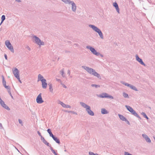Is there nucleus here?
Returning <instances> with one entry per match:
<instances>
[{
  "label": "nucleus",
  "instance_id": "obj_16",
  "mask_svg": "<svg viewBox=\"0 0 155 155\" xmlns=\"http://www.w3.org/2000/svg\"><path fill=\"white\" fill-rule=\"evenodd\" d=\"M113 6L116 9L118 13H119V8L118 5L117 4L116 2H115L113 3Z\"/></svg>",
  "mask_w": 155,
  "mask_h": 155
},
{
  "label": "nucleus",
  "instance_id": "obj_3",
  "mask_svg": "<svg viewBox=\"0 0 155 155\" xmlns=\"http://www.w3.org/2000/svg\"><path fill=\"white\" fill-rule=\"evenodd\" d=\"M62 2H64L66 4H71L72 5L71 9L74 12H75L76 10L77 6L76 4L72 1L70 0H61Z\"/></svg>",
  "mask_w": 155,
  "mask_h": 155
},
{
  "label": "nucleus",
  "instance_id": "obj_20",
  "mask_svg": "<svg viewBox=\"0 0 155 155\" xmlns=\"http://www.w3.org/2000/svg\"><path fill=\"white\" fill-rule=\"evenodd\" d=\"M130 112L135 116H139L136 111L133 109H131Z\"/></svg>",
  "mask_w": 155,
  "mask_h": 155
},
{
  "label": "nucleus",
  "instance_id": "obj_26",
  "mask_svg": "<svg viewBox=\"0 0 155 155\" xmlns=\"http://www.w3.org/2000/svg\"><path fill=\"white\" fill-rule=\"evenodd\" d=\"M2 106L5 108V109H7V110H10V108L7 106L5 103L2 104Z\"/></svg>",
  "mask_w": 155,
  "mask_h": 155
},
{
  "label": "nucleus",
  "instance_id": "obj_55",
  "mask_svg": "<svg viewBox=\"0 0 155 155\" xmlns=\"http://www.w3.org/2000/svg\"><path fill=\"white\" fill-rule=\"evenodd\" d=\"M118 116H123L122 115H121L120 114H118Z\"/></svg>",
  "mask_w": 155,
  "mask_h": 155
},
{
  "label": "nucleus",
  "instance_id": "obj_32",
  "mask_svg": "<svg viewBox=\"0 0 155 155\" xmlns=\"http://www.w3.org/2000/svg\"><path fill=\"white\" fill-rule=\"evenodd\" d=\"M123 96L125 98H128L129 97L128 94H127L125 93V92H123Z\"/></svg>",
  "mask_w": 155,
  "mask_h": 155
},
{
  "label": "nucleus",
  "instance_id": "obj_54",
  "mask_svg": "<svg viewBox=\"0 0 155 155\" xmlns=\"http://www.w3.org/2000/svg\"><path fill=\"white\" fill-rule=\"evenodd\" d=\"M74 45L77 46H78V44H75Z\"/></svg>",
  "mask_w": 155,
  "mask_h": 155
},
{
  "label": "nucleus",
  "instance_id": "obj_29",
  "mask_svg": "<svg viewBox=\"0 0 155 155\" xmlns=\"http://www.w3.org/2000/svg\"><path fill=\"white\" fill-rule=\"evenodd\" d=\"M5 45L7 47H8V46L11 45V44L9 41H5Z\"/></svg>",
  "mask_w": 155,
  "mask_h": 155
},
{
  "label": "nucleus",
  "instance_id": "obj_44",
  "mask_svg": "<svg viewBox=\"0 0 155 155\" xmlns=\"http://www.w3.org/2000/svg\"><path fill=\"white\" fill-rule=\"evenodd\" d=\"M4 57H5V59L7 60L8 59V57H7V55H6V54H4Z\"/></svg>",
  "mask_w": 155,
  "mask_h": 155
},
{
  "label": "nucleus",
  "instance_id": "obj_50",
  "mask_svg": "<svg viewBox=\"0 0 155 155\" xmlns=\"http://www.w3.org/2000/svg\"><path fill=\"white\" fill-rule=\"evenodd\" d=\"M68 74H69V75L70 74V71L69 70H68Z\"/></svg>",
  "mask_w": 155,
  "mask_h": 155
},
{
  "label": "nucleus",
  "instance_id": "obj_47",
  "mask_svg": "<svg viewBox=\"0 0 155 155\" xmlns=\"http://www.w3.org/2000/svg\"><path fill=\"white\" fill-rule=\"evenodd\" d=\"M16 78L18 80L19 82H20L21 83V81L20 80L19 76L18 77V78Z\"/></svg>",
  "mask_w": 155,
  "mask_h": 155
},
{
  "label": "nucleus",
  "instance_id": "obj_2",
  "mask_svg": "<svg viewBox=\"0 0 155 155\" xmlns=\"http://www.w3.org/2000/svg\"><path fill=\"white\" fill-rule=\"evenodd\" d=\"M89 26L92 28L95 31L98 33L101 38L102 39L104 38L103 33L100 29L95 26L92 25H89Z\"/></svg>",
  "mask_w": 155,
  "mask_h": 155
},
{
  "label": "nucleus",
  "instance_id": "obj_24",
  "mask_svg": "<svg viewBox=\"0 0 155 155\" xmlns=\"http://www.w3.org/2000/svg\"><path fill=\"white\" fill-rule=\"evenodd\" d=\"M48 85L49 87V89H50V91L51 92H52L53 89V88H52V85L51 83H49L48 84Z\"/></svg>",
  "mask_w": 155,
  "mask_h": 155
},
{
  "label": "nucleus",
  "instance_id": "obj_37",
  "mask_svg": "<svg viewBox=\"0 0 155 155\" xmlns=\"http://www.w3.org/2000/svg\"><path fill=\"white\" fill-rule=\"evenodd\" d=\"M18 122H19V123L20 124H21V126H23V124L22 120L21 119H18Z\"/></svg>",
  "mask_w": 155,
  "mask_h": 155
},
{
  "label": "nucleus",
  "instance_id": "obj_6",
  "mask_svg": "<svg viewBox=\"0 0 155 155\" xmlns=\"http://www.w3.org/2000/svg\"><path fill=\"white\" fill-rule=\"evenodd\" d=\"M97 96L101 98H108L111 99H113L114 97L111 95H108L106 93H103L101 94H97Z\"/></svg>",
  "mask_w": 155,
  "mask_h": 155
},
{
  "label": "nucleus",
  "instance_id": "obj_31",
  "mask_svg": "<svg viewBox=\"0 0 155 155\" xmlns=\"http://www.w3.org/2000/svg\"><path fill=\"white\" fill-rule=\"evenodd\" d=\"M50 150H51V151L54 154V155H58L57 153H56L55 151V150L53 149V148L51 147H50Z\"/></svg>",
  "mask_w": 155,
  "mask_h": 155
},
{
  "label": "nucleus",
  "instance_id": "obj_59",
  "mask_svg": "<svg viewBox=\"0 0 155 155\" xmlns=\"http://www.w3.org/2000/svg\"><path fill=\"white\" fill-rule=\"evenodd\" d=\"M66 151H67L66 150H64V151H65V152H66Z\"/></svg>",
  "mask_w": 155,
  "mask_h": 155
},
{
  "label": "nucleus",
  "instance_id": "obj_1",
  "mask_svg": "<svg viewBox=\"0 0 155 155\" xmlns=\"http://www.w3.org/2000/svg\"><path fill=\"white\" fill-rule=\"evenodd\" d=\"M82 68L86 71L88 73L97 77L100 79H101L100 75L96 72L94 69L85 66H82Z\"/></svg>",
  "mask_w": 155,
  "mask_h": 155
},
{
  "label": "nucleus",
  "instance_id": "obj_60",
  "mask_svg": "<svg viewBox=\"0 0 155 155\" xmlns=\"http://www.w3.org/2000/svg\"><path fill=\"white\" fill-rule=\"evenodd\" d=\"M59 58H58V61L59 60Z\"/></svg>",
  "mask_w": 155,
  "mask_h": 155
},
{
  "label": "nucleus",
  "instance_id": "obj_36",
  "mask_svg": "<svg viewBox=\"0 0 155 155\" xmlns=\"http://www.w3.org/2000/svg\"><path fill=\"white\" fill-rule=\"evenodd\" d=\"M120 120H122L123 121H125V120L127 119L125 118V117H119Z\"/></svg>",
  "mask_w": 155,
  "mask_h": 155
},
{
  "label": "nucleus",
  "instance_id": "obj_15",
  "mask_svg": "<svg viewBox=\"0 0 155 155\" xmlns=\"http://www.w3.org/2000/svg\"><path fill=\"white\" fill-rule=\"evenodd\" d=\"M80 104L83 107L85 108L86 109V110L87 109L90 107L89 106L87 105L84 102H80Z\"/></svg>",
  "mask_w": 155,
  "mask_h": 155
},
{
  "label": "nucleus",
  "instance_id": "obj_34",
  "mask_svg": "<svg viewBox=\"0 0 155 155\" xmlns=\"http://www.w3.org/2000/svg\"><path fill=\"white\" fill-rule=\"evenodd\" d=\"M5 15H2L1 17V21L2 22H3V21L5 20Z\"/></svg>",
  "mask_w": 155,
  "mask_h": 155
},
{
  "label": "nucleus",
  "instance_id": "obj_30",
  "mask_svg": "<svg viewBox=\"0 0 155 155\" xmlns=\"http://www.w3.org/2000/svg\"><path fill=\"white\" fill-rule=\"evenodd\" d=\"M125 107L127 110L130 112L133 108L130 106L128 105H126Z\"/></svg>",
  "mask_w": 155,
  "mask_h": 155
},
{
  "label": "nucleus",
  "instance_id": "obj_42",
  "mask_svg": "<svg viewBox=\"0 0 155 155\" xmlns=\"http://www.w3.org/2000/svg\"><path fill=\"white\" fill-rule=\"evenodd\" d=\"M8 92L9 94L11 96L12 98H13V96H12V95L11 94V92H10V89H9V90L8 91Z\"/></svg>",
  "mask_w": 155,
  "mask_h": 155
},
{
  "label": "nucleus",
  "instance_id": "obj_33",
  "mask_svg": "<svg viewBox=\"0 0 155 155\" xmlns=\"http://www.w3.org/2000/svg\"><path fill=\"white\" fill-rule=\"evenodd\" d=\"M91 86L92 87H95L96 88H97L98 87H100V85L95 84H92L91 85Z\"/></svg>",
  "mask_w": 155,
  "mask_h": 155
},
{
  "label": "nucleus",
  "instance_id": "obj_5",
  "mask_svg": "<svg viewBox=\"0 0 155 155\" xmlns=\"http://www.w3.org/2000/svg\"><path fill=\"white\" fill-rule=\"evenodd\" d=\"M33 38H34L35 43L39 45H44V42L41 41L40 39L38 37L35 35L33 36Z\"/></svg>",
  "mask_w": 155,
  "mask_h": 155
},
{
  "label": "nucleus",
  "instance_id": "obj_18",
  "mask_svg": "<svg viewBox=\"0 0 155 155\" xmlns=\"http://www.w3.org/2000/svg\"><path fill=\"white\" fill-rule=\"evenodd\" d=\"M52 138L54 140L56 143L60 144V141L59 139L57 138V137L55 136L54 135L52 137Z\"/></svg>",
  "mask_w": 155,
  "mask_h": 155
},
{
  "label": "nucleus",
  "instance_id": "obj_23",
  "mask_svg": "<svg viewBox=\"0 0 155 155\" xmlns=\"http://www.w3.org/2000/svg\"><path fill=\"white\" fill-rule=\"evenodd\" d=\"M13 53L14 52V50L13 49V48L12 45L8 46V47H7Z\"/></svg>",
  "mask_w": 155,
  "mask_h": 155
},
{
  "label": "nucleus",
  "instance_id": "obj_28",
  "mask_svg": "<svg viewBox=\"0 0 155 155\" xmlns=\"http://www.w3.org/2000/svg\"><path fill=\"white\" fill-rule=\"evenodd\" d=\"M60 73L61 74L62 76L64 78L65 77V74H64L63 69L61 70L60 71Z\"/></svg>",
  "mask_w": 155,
  "mask_h": 155
},
{
  "label": "nucleus",
  "instance_id": "obj_49",
  "mask_svg": "<svg viewBox=\"0 0 155 155\" xmlns=\"http://www.w3.org/2000/svg\"><path fill=\"white\" fill-rule=\"evenodd\" d=\"M62 86L64 88H67V86H66L64 84H62Z\"/></svg>",
  "mask_w": 155,
  "mask_h": 155
},
{
  "label": "nucleus",
  "instance_id": "obj_17",
  "mask_svg": "<svg viewBox=\"0 0 155 155\" xmlns=\"http://www.w3.org/2000/svg\"><path fill=\"white\" fill-rule=\"evenodd\" d=\"M60 104L61 105V106L64 107V108H70L71 107V106L68 105H66L64 104L62 102L60 101Z\"/></svg>",
  "mask_w": 155,
  "mask_h": 155
},
{
  "label": "nucleus",
  "instance_id": "obj_4",
  "mask_svg": "<svg viewBox=\"0 0 155 155\" xmlns=\"http://www.w3.org/2000/svg\"><path fill=\"white\" fill-rule=\"evenodd\" d=\"M86 48L89 49L91 52L97 56H100L101 57H103L104 56L103 54H101L99 52H97L96 50L90 46H87Z\"/></svg>",
  "mask_w": 155,
  "mask_h": 155
},
{
  "label": "nucleus",
  "instance_id": "obj_38",
  "mask_svg": "<svg viewBox=\"0 0 155 155\" xmlns=\"http://www.w3.org/2000/svg\"><path fill=\"white\" fill-rule=\"evenodd\" d=\"M141 115L143 116H147L146 114L143 112H142L141 113Z\"/></svg>",
  "mask_w": 155,
  "mask_h": 155
},
{
  "label": "nucleus",
  "instance_id": "obj_39",
  "mask_svg": "<svg viewBox=\"0 0 155 155\" xmlns=\"http://www.w3.org/2000/svg\"><path fill=\"white\" fill-rule=\"evenodd\" d=\"M124 155H133L127 152H125Z\"/></svg>",
  "mask_w": 155,
  "mask_h": 155
},
{
  "label": "nucleus",
  "instance_id": "obj_43",
  "mask_svg": "<svg viewBox=\"0 0 155 155\" xmlns=\"http://www.w3.org/2000/svg\"><path fill=\"white\" fill-rule=\"evenodd\" d=\"M68 112H71L73 113V114H75V115H77V113L74 111H69Z\"/></svg>",
  "mask_w": 155,
  "mask_h": 155
},
{
  "label": "nucleus",
  "instance_id": "obj_58",
  "mask_svg": "<svg viewBox=\"0 0 155 155\" xmlns=\"http://www.w3.org/2000/svg\"><path fill=\"white\" fill-rule=\"evenodd\" d=\"M139 118H140V119H141V118H140V117H138Z\"/></svg>",
  "mask_w": 155,
  "mask_h": 155
},
{
  "label": "nucleus",
  "instance_id": "obj_19",
  "mask_svg": "<svg viewBox=\"0 0 155 155\" xmlns=\"http://www.w3.org/2000/svg\"><path fill=\"white\" fill-rule=\"evenodd\" d=\"M130 112L135 116H139L136 111L133 109H131Z\"/></svg>",
  "mask_w": 155,
  "mask_h": 155
},
{
  "label": "nucleus",
  "instance_id": "obj_45",
  "mask_svg": "<svg viewBox=\"0 0 155 155\" xmlns=\"http://www.w3.org/2000/svg\"><path fill=\"white\" fill-rule=\"evenodd\" d=\"M37 133H38V135L40 136V137H41V136H42V135H41V133L40 132H39V131H37Z\"/></svg>",
  "mask_w": 155,
  "mask_h": 155
},
{
  "label": "nucleus",
  "instance_id": "obj_40",
  "mask_svg": "<svg viewBox=\"0 0 155 155\" xmlns=\"http://www.w3.org/2000/svg\"><path fill=\"white\" fill-rule=\"evenodd\" d=\"M125 122L128 125H130L129 122L128 120L127 119L126 120H125Z\"/></svg>",
  "mask_w": 155,
  "mask_h": 155
},
{
  "label": "nucleus",
  "instance_id": "obj_27",
  "mask_svg": "<svg viewBox=\"0 0 155 155\" xmlns=\"http://www.w3.org/2000/svg\"><path fill=\"white\" fill-rule=\"evenodd\" d=\"M43 142L46 145H47L48 146V147H51V144H50L48 142L45 140H44Z\"/></svg>",
  "mask_w": 155,
  "mask_h": 155
},
{
  "label": "nucleus",
  "instance_id": "obj_46",
  "mask_svg": "<svg viewBox=\"0 0 155 155\" xmlns=\"http://www.w3.org/2000/svg\"><path fill=\"white\" fill-rule=\"evenodd\" d=\"M26 48L29 51H30L31 50L30 48L28 46H27Z\"/></svg>",
  "mask_w": 155,
  "mask_h": 155
},
{
  "label": "nucleus",
  "instance_id": "obj_14",
  "mask_svg": "<svg viewBox=\"0 0 155 155\" xmlns=\"http://www.w3.org/2000/svg\"><path fill=\"white\" fill-rule=\"evenodd\" d=\"M86 110L88 113L91 116H94V112L91 110V107H89L86 109Z\"/></svg>",
  "mask_w": 155,
  "mask_h": 155
},
{
  "label": "nucleus",
  "instance_id": "obj_57",
  "mask_svg": "<svg viewBox=\"0 0 155 155\" xmlns=\"http://www.w3.org/2000/svg\"><path fill=\"white\" fill-rule=\"evenodd\" d=\"M3 22H2V21H1V22L0 24V25L2 24V23Z\"/></svg>",
  "mask_w": 155,
  "mask_h": 155
},
{
  "label": "nucleus",
  "instance_id": "obj_51",
  "mask_svg": "<svg viewBox=\"0 0 155 155\" xmlns=\"http://www.w3.org/2000/svg\"><path fill=\"white\" fill-rule=\"evenodd\" d=\"M15 0L18 2H21V0Z\"/></svg>",
  "mask_w": 155,
  "mask_h": 155
},
{
  "label": "nucleus",
  "instance_id": "obj_53",
  "mask_svg": "<svg viewBox=\"0 0 155 155\" xmlns=\"http://www.w3.org/2000/svg\"><path fill=\"white\" fill-rule=\"evenodd\" d=\"M60 83V84L62 85V84H63L62 83L61 81L59 82Z\"/></svg>",
  "mask_w": 155,
  "mask_h": 155
},
{
  "label": "nucleus",
  "instance_id": "obj_10",
  "mask_svg": "<svg viewBox=\"0 0 155 155\" xmlns=\"http://www.w3.org/2000/svg\"><path fill=\"white\" fill-rule=\"evenodd\" d=\"M13 73L16 78H18L19 76V71L18 69L17 68H15L14 70L13 71Z\"/></svg>",
  "mask_w": 155,
  "mask_h": 155
},
{
  "label": "nucleus",
  "instance_id": "obj_7",
  "mask_svg": "<svg viewBox=\"0 0 155 155\" xmlns=\"http://www.w3.org/2000/svg\"><path fill=\"white\" fill-rule=\"evenodd\" d=\"M120 82L123 84H124L126 86H127V87H129L130 88L132 89L135 91H138L137 88L135 86L133 85L129 84L127 83H125L124 81H121Z\"/></svg>",
  "mask_w": 155,
  "mask_h": 155
},
{
  "label": "nucleus",
  "instance_id": "obj_8",
  "mask_svg": "<svg viewBox=\"0 0 155 155\" xmlns=\"http://www.w3.org/2000/svg\"><path fill=\"white\" fill-rule=\"evenodd\" d=\"M36 101L38 104H41L44 102L41 97V93H40L36 98Z\"/></svg>",
  "mask_w": 155,
  "mask_h": 155
},
{
  "label": "nucleus",
  "instance_id": "obj_13",
  "mask_svg": "<svg viewBox=\"0 0 155 155\" xmlns=\"http://www.w3.org/2000/svg\"><path fill=\"white\" fill-rule=\"evenodd\" d=\"M142 136L145 140L148 143H150L151 142L150 138L148 137V136L144 134H142Z\"/></svg>",
  "mask_w": 155,
  "mask_h": 155
},
{
  "label": "nucleus",
  "instance_id": "obj_52",
  "mask_svg": "<svg viewBox=\"0 0 155 155\" xmlns=\"http://www.w3.org/2000/svg\"><path fill=\"white\" fill-rule=\"evenodd\" d=\"M2 124L0 123V129L2 128Z\"/></svg>",
  "mask_w": 155,
  "mask_h": 155
},
{
  "label": "nucleus",
  "instance_id": "obj_12",
  "mask_svg": "<svg viewBox=\"0 0 155 155\" xmlns=\"http://www.w3.org/2000/svg\"><path fill=\"white\" fill-rule=\"evenodd\" d=\"M2 83L4 86L7 89H9L10 87L9 86H6V82L5 80L4 76L3 75L2 76Z\"/></svg>",
  "mask_w": 155,
  "mask_h": 155
},
{
  "label": "nucleus",
  "instance_id": "obj_56",
  "mask_svg": "<svg viewBox=\"0 0 155 155\" xmlns=\"http://www.w3.org/2000/svg\"><path fill=\"white\" fill-rule=\"evenodd\" d=\"M145 118H146L148 120V117H144Z\"/></svg>",
  "mask_w": 155,
  "mask_h": 155
},
{
  "label": "nucleus",
  "instance_id": "obj_41",
  "mask_svg": "<svg viewBox=\"0 0 155 155\" xmlns=\"http://www.w3.org/2000/svg\"><path fill=\"white\" fill-rule=\"evenodd\" d=\"M41 137V141H42V142L45 140L44 138L42 136L40 137Z\"/></svg>",
  "mask_w": 155,
  "mask_h": 155
},
{
  "label": "nucleus",
  "instance_id": "obj_25",
  "mask_svg": "<svg viewBox=\"0 0 155 155\" xmlns=\"http://www.w3.org/2000/svg\"><path fill=\"white\" fill-rule=\"evenodd\" d=\"M50 136L51 137H52L54 135L52 134V133L51 132V130L50 129H48L47 130Z\"/></svg>",
  "mask_w": 155,
  "mask_h": 155
},
{
  "label": "nucleus",
  "instance_id": "obj_22",
  "mask_svg": "<svg viewBox=\"0 0 155 155\" xmlns=\"http://www.w3.org/2000/svg\"><path fill=\"white\" fill-rule=\"evenodd\" d=\"M45 79L40 74H39L38 76V81H41V80Z\"/></svg>",
  "mask_w": 155,
  "mask_h": 155
},
{
  "label": "nucleus",
  "instance_id": "obj_9",
  "mask_svg": "<svg viewBox=\"0 0 155 155\" xmlns=\"http://www.w3.org/2000/svg\"><path fill=\"white\" fill-rule=\"evenodd\" d=\"M136 60L137 61L139 62L141 64L143 65L144 66H145L146 64L145 63L143 62L142 59L140 58L137 55H136Z\"/></svg>",
  "mask_w": 155,
  "mask_h": 155
},
{
  "label": "nucleus",
  "instance_id": "obj_11",
  "mask_svg": "<svg viewBox=\"0 0 155 155\" xmlns=\"http://www.w3.org/2000/svg\"><path fill=\"white\" fill-rule=\"evenodd\" d=\"M41 81L42 88L44 89L46 88L47 85L46 80L45 79H42L41 80Z\"/></svg>",
  "mask_w": 155,
  "mask_h": 155
},
{
  "label": "nucleus",
  "instance_id": "obj_35",
  "mask_svg": "<svg viewBox=\"0 0 155 155\" xmlns=\"http://www.w3.org/2000/svg\"><path fill=\"white\" fill-rule=\"evenodd\" d=\"M89 154L90 155H99L97 153H94L93 152L90 151L89 152Z\"/></svg>",
  "mask_w": 155,
  "mask_h": 155
},
{
  "label": "nucleus",
  "instance_id": "obj_21",
  "mask_svg": "<svg viewBox=\"0 0 155 155\" xmlns=\"http://www.w3.org/2000/svg\"><path fill=\"white\" fill-rule=\"evenodd\" d=\"M101 113L103 114H108V112L104 108H102L101 109Z\"/></svg>",
  "mask_w": 155,
  "mask_h": 155
},
{
  "label": "nucleus",
  "instance_id": "obj_48",
  "mask_svg": "<svg viewBox=\"0 0 155 155\" xmlns=\"http://www.w3.org/2000/svg\"><path fill=\"white\" fill-rule=\"evenodd\" d=\"M56 80L57 81L60 82L61 81V80L59 79L56 78Z\"/></svg>",
  "mask_w": 155,
  "mask_h": 155
}]
</instances>
